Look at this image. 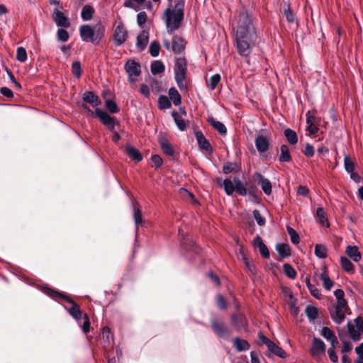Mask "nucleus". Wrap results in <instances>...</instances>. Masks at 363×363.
Returning a JSON list of instances; mask_svg holds the SVG:
<instances>
[{
  "label": "nucleus",
  "mask_w": 363,
  "mask_h": 363,
  "mask_svg": "<svg viewBox=\"0 0 363 363\" xmlns=\"http://www.w3.org/2000/svg\"><path fill=\"white\" fill-rule=\"evenodd\" d=\"M251 23L252 20L247 12L240 13L236 29V42L238 52L242 56L250 55L257 38Z\"/></svg>",
  "instance_id": "1"
},
{
  "label": "nucleus",
  "mask_w": 363,
  "mask_h": 363,
  "mask_svg": "<svg viewBox=\"0 0 363 363\" xmlns=\"http://www.w3.org/2000/svg\"><path fill=\"white\" fill-rule=\"evenodd\" d=\"M184 16V0H179L174 7H169L164 11L162 18L169 33L172 34L181 27Z\"/></svg>",
  "instance_id": "2"
},
{
  "label": "nucleus",
  "mask_w": 363,
  "mask_h": 363,
  "mask_svg": "<svg viewBox=\"0 0 363 363\" xmlns=\"http://www.w3.org/2000/svg\"><path fill=\"white\" fill-rule=\"evenodd\" d=\"M79 33L83 41L97 44L104 36V27L101 23L94 27L83 25L79 28Z\"/></svg>",
  "instance_id": "3"
},
{
  "label": "nucleus",
  "mask_w": 363,
  "mask_h": 363,
  "mask_svg": "<svg viewBox=\"0 0 363 363\" xmlns=\"http://www.w3.org/2000/svg\"><path fill=\"white\" fill-rule=\"evenodd\" d=\"M186 72V63L184 59L178 58L176 60L174 75L177 83L180 89H186L185 76Z\"/></svg>",
  "instance_id": "4"
},
{
  "label": "nucleus",
  "mask_w": 363,
  "mask_h": 363,
  "mask_svg": "<svg viewBox=\"0 0 363 363\" xmlns=\"http://www.w3.org/2000/svg\"><path fill=\"white\" fill-rule=\"evenodd\" d=\"M347 330L350 338L354 341H358L363 334V318L357 317L353 322L347 323Z\"/></svg>",
  "instance_id": "5"
},
{
  "label": "nucleus",
  "mask_w": 363,
  "mask_h": 363,
  "mask_svg": "<svg viewBox=\"0 0 363 363\" xmlns=\"http://www.w3.org/2000/svg\"><path fill=\"white\" fill-rule=\"evenodd\" d=\"M348 311L347 303H343L342 301L336 303L334 306V310L330 312L331 318L335 323L341 324L344 321Z\"/></svg>",
  "instance_id": "6"
},
{
  "label": "nucleus",
  "mask_w": 363,
  "mask_h": 363,
  "mask_svg": "<svg viewBox=\"0 0 363 363\" xmlns=\"http://www.w3.org/2000/svg\"><path fill=\"white\" fill-rule=\"evenodd\" d=\"M125 69L128 74L130 82H134L135 78L141 73L140 65L133 60H128L125 65Z\"/></svg>",
  "instance_id": "7"
},
{
  "label": "nucleus",
  "mask_w": 363,
  "mask_h": 363,
  "mask_svg": "<svg viewBox=\"0 0 363 363\" xmlns=\"http://www.w3.org/2000/svg\"><path fill=\"white\" fill-rule=\"evenodd\" d=\"M95 113L104 125L111 130H113L115 125L117 123L115 118L111 116L104 111L99 108H96Z\"/></svg>",
  "instance_id": "8"
},
{
  "label": "nucleus",
  "mask_w": 363,
  "mask_h": 363,
  "mask_svg": "<svg viewBox=\"0 0 363 363\" xmlns=\"http://www.w3.org/2000/svg\"><path fill=\"white\" fill-rule=\"evenodd\" d=\"M127 36L128 33L123 26L122 24L118 25L113 35L115 45L117 46L122 45L126 40Z\"/></svg>",
  "instance_id": "9"
},
{
  "label": "nucleus",
  "mask_w": 363,
  "mask_h": 363,
  "mask_svg": "<svg viewBox=\"0 0 363 363\" xmlns=\"http://www.w3.org/2000/svg\"><path fill=\"white\" fill-rule=\"evenodd\" d=\"M254 179L260 185L262 189L267 195H269L272 193V184L269 179L264 178L259 173H256L254 175Z\"/></svg>",
  "instance_id": "10"
},
{
  "label": "nucleus",
  "mask_w": 363,
  "mask_h": 363,
  "mask_svg": "<svg viewBox=\"0 0 363 363\" xmlns=\"http://www.w3.org/2000/svg\"><path fill=\"white\" fill-rule=\"evenodd\" d=\"M320 334L325 339L330 342L333 347H337L338 341L334 332L331 329L328 327H323L321 330Z\"/></svg>",
  "instance_id": "11"
},
{
  "label": "nucleus",
  "mask_w": 363,
  "mask_h": 363,
  "mask_svg": "<svg viewBox=\"0 0 363 363\" xmlns=\"http://www.w3.org/2000/svg\"><path fill=\"white\" fill-rule=\"evenodd\" d=\"M216 182L218 185L223 188L225 192L228 195H231L234 192L235 188L234 180L231 181L229 179H226L224 181H222L221 179H217Z\"/></svg>",
  "instance_id": "12"
},
{
  "label": "nucleus",
  "mask_w": 363,
  "mask_h": 363,
  "mask_svg": "<svg viewBox=\"0 0 363 363\" xmlns=\"http://www.w3.org/2000/svg\"><path fill=\"white\" fill-rule=\"evenodd\" d=\"M186 46V41L180 36L175 35L172 40V50L175 53L183 51Z\"/></svg>",
  "instance_id": "13"
},
{
  "label": "nucleus",
  "mask_w": 363,
  "mask_h": 363,
  "mask_svg": "<svg viewBox=\"0 0 363 363\" xmlns=\"http://www.w3.org/2000/svg\"><path fill=\"white\" fill-rule=\"evenodd\" d=\"M82 99L94 108H96L101 104L99 98L91 91L84 92Z\"/></svg>",
  "instance_id": "14"
},
{
  "label": "nucleus",
  "mask_w": 363,
  "mask_h": 363,
  "mask_svg": "<svg viewBox=\"0 0 363 363\" xmlns=\"http://www.w3.org/2000/svg\"><path fill=\"white\" fill-rule=\"evenodd\" d=\"M196 138L200 148L206 150L208 153L212 152V147L208 140L205 138L201 132L196 133Z\"/></svg>",
  "instance_id": "15"
},
{
  "label": "nucleus",
  "mask_w": 363,
  "mask_h": 363,
  "mask_svg": "<svg viewBox=\"0 0 363 363\" xmlns=\"http://www.w3.org/2000/svg\"><path fill=\"white\" fill-rule=\"evenodd\" d=\"M255 143L256 148L259 152H266L269 148V140L262 135L257 136Z\"/></svg>",
  "instance_id": "16"
},
{
  "label": "nucleus",
  "mask_w": 363,
  "mask_h": 363,
  "mask_svg": "<svg viewBox=\"0 0 363 363\" xmlns=\"http://www.w3.org/2000/svg\"><path fill=\"white\" fill-rule=\"evenodd\" d=\"M325 350V347L324 342L318 338H314L311 348L312 354L315 356L324 353Z\"/></svg>",
  "instance_id": "17"
},
{
  "label": "nucleus",
  "mask_w": 363,
  "mask_h": 363,
  "mask_svg": "<svg viewBox=\"0 0 363 363\" xmlns=\"http://www.w3.org/2000/svg\"><path fill=\"white\" fill-rule=\"evenodd\" d=\"M345 253L354 262H357L361 259L362 255L357 246H347L346 247Z\"/></svg>",
  "instance_id": "18"
},
{
  "label": "nucleus",
  "mask_w": 363,
  "mask_h": 363,
  "mask_svg": "<svg viewBox=\"0 0 363 363\" xmlns=\"http://www.w3.org/2000/svg\"><path fill=\"white\" fill-rule=\"evenodd\" d=\"M149 33L146 30H143L137 37L136 46L140 50H143L148 42Z\"/></svg>",
  "instance_id": "19"
},
{
  "label": "nucleus",
  "mask_w": 363,
  "mask_h": 363,
  "mask_svg": "<svg viewBox=\"0 0 363 363\" xmlns=\"http://www.w3.org/2000/svg\"><path fill=\"white\" fill-rule=\"evenodd\" d=\"M159 143L163 152L169 156H172L174 153V149L169 141L163 136H160Z\"/></svg>",
  "instance_id": "20"
},
{
  "label": "nucleus",
  "mask_w": 363,
  "mask_h": 363,
  "mask_svg": "<svg viewBox=\"0 0 363 363\" xmlns=\"http://www.w3.org/2000/svg\"><path fill=\"white\" fill-rule=\"evenodd\" d=\"M54 20L58 26L68 27L69 23L66 16L59 10H55L54 13Z\"/></svg>",
  "instance_id": "21"
},
{
  "label": "nucleus",
  "mask_w": 363,
  "mask_h": 363,
  "mask_svg": "<svg viewBox=\"0 0 363 363\" xmlns=\"http://www.w3.org/2000/svg\"><path fill=\"white\" fill-rule=\"evenodd\" d=\"M268 350L273 353L274 354L281 357L285 358L286 357V354L282 348L277 345L275 343L272 342H268V345L267 346Z\"/></svg>",
  "instance_id": "22"
},
{
  "label": "nucleus",
  "mask_w": 363,
  "mask_h": 363,
  "mask_svg": "<svg viewBox=\"0 0 363 363\" xmlns=\"http://www.w3.org/2000/svg\"><path fill=\"white\" fill-rule=\"evenodd\" d=\"M320 279L323 281V286L325 289L329 291L332 289L334 284L328 275L325 267H323V272L320 274Z\"/></svg>",
  "instance_id": "23"
},
{
  "label": "nucleus",
  "mask_w": 363,
  "mask_h": 363,
  "mask_svg": "<svg viewBox=\"0 0 363 363\" xmlns=\"http://www.w3.org/2000/svg\"><path fill=\"white\" fill-rule=\"evenodd\" d=\"M125 150H126V153L128 154L129 157H130L131 159L135 160L137 162L142 160L143 157H142L141 154L135 147L128 145L125 147Z\"/></svg>",
  "instance_id": "24"
},
{
  "label": "nucleus",
  "mask_w": 363,
  "mask_h": 363,
  "mask_svg": "<svg viewBox=\"0 0 363 363\" xmlns=\"http://www.w3.org/2000/svg\"><path fill=\"white\" fill-rule=\"evenodd\" d=\"M172 117L179 130H184L188 126V121L184 120L177 112L172 113Z\"/></svg>",
  "instance_id": "25"
},
{
  "label": "nucleus",
  "mask_w": 363,
  "mask_h": 363,
  "mask_svg": "<svg viewBox=\"0 0 363 363\" xmlns=\"http://www.w3.org/2000/svg\"><path fill=\"white\" fill-rule=\"evenodd\" d=\"M233 344L238 352L247 350L250 348V345L246 340L238 337L233 340Z\"/></svg>",
  "instance_id": "26"
},
{
  "label": "nucleus",
  "mask_w": 363,
  "mask_h": 363,
  "mask_svg": "<svg viewBox=\"0 0 363 363\" xmlns=\"http://www.w3.org/2000/svg\"><path fill=\"white\" fill-rule=\"evenodd\" d=\"M340 264L342 268L348 273H354V267L353 264L347 257H340Z\"/></svg>",
  "instance_id": "27"
},
{
  "label": "nucleus",
  "mask_w": 363,
  "mask_h": 363,
  "mask_svg": "<svg viewBox=\"0 0 363 363\" xmlns=\"http://www.w3.org/2000/svg\"><path fill=\"white\" fill-rule=\"evenodd\" d=\"M145 0H125L124 6L130 8L134 9L135 11H138Z\"/></svg>",
  "instance_id": "28"
},
{
  "label": "nucleus",
  "mask_w": 363,
  "mask_h": 363,
  "mask_svg": "<svg viewBox=\"0 0 363 363\" xmlns=\"http://www.w3.org/2000/svg\"><path fill=\"white\" fill-rule=\"evenodd\" d=\"M280 162H289L291 160V157L290 155L289 149L287 145H281L280 148Z\"/></svg>",
  "instance_id": "29"
},
{
  "label": "nucleus",
  "mask_w": 363,
  "mask_h": 363,
  "mask_svg": "<svg viewBox=\"0 0 363 363\" xmlns=\"http://www.w3.org/2000/svg\"><path fill=\"white\" fill-rule=\"evenodd\" d=\"M168 94L174 105L178 106L181 104V96L175 88H171L168 91Z\"/></svg>",
  "instance_id": "30"
},
{
  "label": "nucleus",
  "mask_w": 363,
  "mask_h": 363,
  "mask_svg": "<svg viewBox=\"0 0 363 363\" xmlns=\"http://www.w3.org/2000/svg\"><path fill=\"white\" fill-rule=\"evenodd\" d=\"M284 135L290 144L295 145L297 143L298 138L295 131L290 128H287L284 130Z\"/></svg>",
  "instance_id": "31"
},
{
  "label": "nucleus",
  "mask_w": 363,
  "mask_h": 363,
  "mask_svg": "<svg viewBox=\"0 0 363 363\" xmlns=\"http://www.w3.org/2000/svg\"><path fill=\"white\" fill-rule=\"evenodd\" d=\"M306 283L311 295L315 298L320 299L321 298L320 291L316 286L311 284L309 277L306 278Z\"/></svg>",
  "instance_id": "32"
},
{
  "label": "nucleus",
  "mask_w": 363,
  "mask_h": 363,
  "mask_svg": "<svg viewBox=\"0 0 363 363\" xmlns=\"http://www.w3.org/2000/svg\"><path fill=\"white\" fill-rule=\"evenodd\" d=\"M94 10L93 7L89 5H86L83 7L82 11V18L84 21H89L91 19Z\"/></svg>",
  "instance_id": "33"
},
{
  "label": "nucleus",
  "mask_w": 363,
  "mask_h": 363,
  "mask_svg": "<svg viewBox=\"0 0 363 363\" xmlns=\"http://www.w3.org/2000/svg\"><path fill=\"white\" fill-rule=\"evenodd\" d=\"M234 183L235 185V190L241 196H245L247 194V190L243 185L242 182L237 177L234 178Z\"/></svg>",
  "instance_id": "34"
},
{
  "label": "nucleus",
  "mask_w": 363,
  "mask_h": 363,
  "mask_svg": "<svg viewBox=\"0 0 363 363\" xmlns=\"http://www.w3.org/2000/svg\"><path fill=\"white\" fill-rule=\"evenodd\" d=\"M232 322L235 324L239 329L244 328L245 326V319L242 315L235 314L232 316Z\"/></svg>",
  "instance_id": "35"
},
{
  "label": "nucleus",
  "mask_w": 363,
  "mask_h": 363,
  "mask_svg": "<svg viewBox=\"0 0 363 363\" xmlns=\"http://www.w3.org/2000/svg\"><path fill=\"white\" fill-rule=\"evenodd\" d=\"M209 122L211 125L218 131L219 133H220L221 135H225L226 133V128L222 123L216 121L213 118L209 119Z\"/></svg>",
  "instance_id": "36"
},
{
  "label": "nucleus",
  "mask_w": 363,
  "mask_h": 363,
  "mask_svg": "<svg viewBox=\"0 0 363 363\" xmlns=\"http://www.w3.org/2000/svg\"><path fill=\"white\" fill-rule=\"evenodd\" d=\"M164 71V66L160 61H155L151 65V72L153 74H160Z\"/></svg>",
  "instance_id": "37"
},
{
  "label": "nucleus",
  "mask_w": 363,
  "mask_h": 363,
  "mask_svg": "<svg viewBox=\"0 0 363 363\" xmlns=\"http://www.w3.org/2000/svg\"><path fill=\"white\" fill-rule=\"evenodd\" d=\"M276 249L282 257H286L290 255V247L288 245L282 243L277 244Z\"/></svg>",
  "instance_id": "38"
},
{
  "label": "nucleus",
  "mask_w": 363,
  "mask_h": 363,
  "mask_svg": "<svg viewBox=\"0 0 363 363\" xmlns=\"http://www.w3.org/2000/svg\"><path fill=\"white\" fill-rule=\"evenodd\" d=\"M220 81V76L218 74H216L211 77V78L206 81L207 86L209 87L211 90H213L218 84Z\"/></svg>",
  "instance_id": "39"
},
{
  "label": "nucleus",
  "mask_w": 363,
  "mask_h": 363,
  "mask_svg": "<svg viewBox=\"0 0 363 363\" xmlns=\"http://www.w3.org/2000/svg\"><path fill=\"white\" fill-rule=\"evenodd\" d=\"M327 248L322 245H316L315 247V255L319 258H325L327 256Z\"/></svg>",
  "instance_id": "40"
},
{
  "label": "nucleus",
  "mask_w": 363,
  "mask_h": 363,
  "mask_svg": "<svg viewBox=\"0 0 363 363\" xmlns=\"http://www.w3.org/2000/svg\"><path fill=\"white\" fill-rule=\"evenodd\" d=\"M344 164L345 170L349 172H353L354 169V164L348 155H345L344 158Z\"/></svg>",
  "instance_id": "41"
},
{
  "label": "nucleus",
  "mask_w": 363,
  "mask_h": 363,
  "mask_svg": "<svg viewBox=\"0 0 363 363\" xmlns=\"http://www.w3.org/2000/svg\"><path fill=\"white\" fill-rule=\"evenodd\" d=\"M104 97L106 96H104ZM105 105L111 113H117L118 111L116 104L110 99L105 98Z\"/></svg>",
  "instance_id": "42"
},
{
  "label": "nucleus",
  "mask_w": 363,
  "mask_h": 363,
  "mask_svg": "<svg viewBox=\"0 0 363 363\" xmlns=\"http://www.w3.org/2000/svg\"><path fill=\"white\" fill-rule=\"evenodd\" d=\"M284 271L285 274L291 278V279H295L296 277V272L295 269L289 264H284Z\"/></svg>",
  "instance_id": "43"
},
{
  "label": "nucleus",
  "mask_w": 363,
  "mask_h": 363,
  "mask_svg": "<svg viewBox=\"0 0 363 363\" xmlns=\"http://www.w3.org/2000/svg\"><path fill=\"white\" fill-rule=\"evenodd\" d=\"M160 46L158 42L153 41L150 45V53L152 57H157L160 53Z\"/></svg>",
  "instance_id": "44"
},
{
  "label": "nucleus",
  "mask_w": 363,
  "mask_h": 363,
  "mask_svg": "<svg viewBox=\"0 0 363 363\" xmlns=\"http://www.w3.org/2000/svg\"><path fill=\"white\" fill-rule=\"evenodd\" d=\"M16 59L21 62H23L27 60V52L25 48L22 47L18 48Z\"/></svg>",
  "instance_id": "45"
},
{
  "label": "nucleus",
  "mask_w": 363,
  "mask_h": 363,
  "mask_svg": "<svg viewBox=\"0 0 363 363\" xmlns=\"http://www.w3.org/2000/svg\"><path fill=\"white\" fill-rule=\"evenodd\" d=\"M158 102L160 108H169L171 106V103L167 96H160Z\"/></svg>",
  "instance_id": "46"
},
{
  "label": "nucleus",
  "mask_w": 363,
  "mask_h": 363,
  "mask_svg": "<svg viewBox=\"0 0 363 363\" xmlns=\"http://www.w3.org/2000/svg\"><path fill=\"white\" fill-rule=\"evenodd\" d=\"M72 72L74 76L79 78L81 76L82 69L81 64L79 61L74 62L72 65Z\"/></svg>",
  "instance_id": "47"
},
{
  "label": "nucleus",
  "mask_w": 363,
  "mask_h": 363,
  "mask_svg": "<svg viewBox=\"0 0 363 363\" xmlns=\"http://www.w3.org/2000/svg\"><path fill=\"white\" fill-rule=\"evenodd\" d=\"M69 313L77 320H79L81 318L82 312L79 309V307L77 304H74L73 306L69 309Z\"/></svg>",
  "instance_id": "48"
},
{
  "label": "nucleus",
  "mask_w": 363,
  "mask_h": 363,
  "mask_svg": "<svg viewBox=\"0 0 363 363\" xmlns=\"http://www.w3.org/2000/svg\"><path fill=\"white\" fill-rule=\"evenodd\" d=\"M287 231L290 236L291 241L294 244L298 243L299 242V236L297 234V233L296 232V230H294L291 227H288Z\"/></svg>",
  "instance_id": "49"
},
{
  "label": "nucleus",
  "mask_w": 363,
  "mask_h": 363,
  "mask_svg": "<svg viewBox=\"0 0 363 363\" xmlns=\"http://www.w3.org/2000/svg\"><path fill=\"white\" fill-rule=\"evenodd\" d=\"M306 313L308 317L311 320H314L318 316V310L313 306H307Z\"/></svg>",
  "instance_id": "50"
},
{
  "label": "nucleus",
  "mask_w": 363,
  "mask_h": 363,
  "mask_svg": "<svg viewBox=\"0 0 363 363\" xmlns=\"http://www.w3.org/2000/svg\"><path fill=\"white\" fill-rule=\"evenodd\" d=\"M212 328L216 333L219 335H223L225 333V328L223 325L220 323H218L216 321L212 322Z\"/></svg>",
  "instance_id": "51"
},
{
  "label": "nucleus",
  "mask_w": 363,
  "mask_h": 363,
  "mask_svg": "<svg viewBox=\"0 0 363 363\" xmlns=\"http://www.w3.org/2000/svg\"><path fill=\"white\" fill-rule=\"evenodd\" d=\"M357 358L355 363H363V342L355 348Z\"/></svg>",
  "instance_id": "52"
},
{
  "label": "nucleus",
  "mask_w": 363,
  "mask_h": 363,
  "mask_svg": "<svg viewBox=\"0 0 363 363\" xmlns=\"http://www.w3.org/2000/svg\"><path fill=\"white\" fill-rule=\"evenodd\" d=\"M147 18V13L145 11L140 12L137 16V22L140 27H143Z\"/></svg>",
  "instance_id": "53"
},
{
  "label": "nucleus",
  "mask_w": 363,
  "mask_h": 363,
  "mask_svg": "<svg viewBox=\"0 0 363 363\" xmlns=\"http://www.w3.org/2000/svg\"><path fill=\"white\" fill-rule=\"evenodd\" d=\"M334 295L337 299L336 303H340V301L343 303H347L346 300L344 298L345 293L342 289H337L334 291Z\"/></svg>",
  "instance_id": "54"
},
{
  "label": "nucleus",
  "mask_w": 363,
  "mask_h": 363,
  "mask_svg": "<svg viewBox=\"0 0 363 363\" xmlns=\"http://www.w3.org/2000/svg\"><path fill=\"white\" fill-rule=\"evenodd\" d=\"M57 38L59 40L65 42L69 38V34L67 30L64 29H60L57 31Z\"/></svg>",
  "instance_id": "55"
},
{
  "label": "nucleus",
  "mask_w": 363,
  "mask_h": 363,
  "mask_svg": "<svg viewBox=\"0 0 363 363\" xmlns=\"http://www.w3.org/2000/svg\"><path fill=\"white\" fill-rule=\"evenodd\" d=\"M253 215H254L255 219L256 220V221L258 223V225H264L265 220L261 216V214L259 213V211L254 210L253 211Z\"/></svg>",
  "instance_id": "56"
},
{
  "label": "nucleus",
  "mask_w": 363,
  "mask_h": 363,
  "mask_svg": "<svg viewBox=\"0 0 363 363\" xmlns=\"http://www.w3.org/2000/svg\"><path fill=\"white\" fill-rule=\"evenodd\" d=\"M134 220L135 225H138L143 223V217L141 211L139 209L134 208Z\"/></svg>",
  "instance_id": "57"
},
{
  "label": "nucleus",
  "mask_w": 363,
  "mask_h": 363,
  "mask_svg": "<svg viewBox=\"0 0 363 363\" xmlns=\"http://www.w3.org/2000/svg\"><path fill=\"white\" fill-rule=\"evenodd\" d=\"M335 348L336 347H333V346H331V347L329 348L328 350V356H329L330 360L333 362H337V361H338V357L335 352Z\"/></svg>",
  "instance_id": "58"
},
{
  "label": "nucleus",
  "mask_w": 363,
  "mask_h": 363,
  "mask_svg": "<svg viewBox=\"0 0 363 363\" xmlns=\"http://www.w3.org/2000/svg\"><path fill=\"white\" fill-rule=\"evenodd\" d=\"M217 305L220 309H225L227 307L226 302L221 295L217 296Z\"/></svg>",
  "instance_id": "59"
},
{
  "label": "nucleus",
  "mask_w": 363,
  "mask_h": 363,
  "mask_svg": "<svg viewBox=\"0 0 363 363\" xmlns=\"http://www.w3.org/2000/svg\"><path fill=\"white\" fill-rule=\"evenodd\" d=\"M102 335H103L104 340L106 342H110L111 333H110V330H109L108 328H107V327L103 328V329H102Z\"/></svg>",
  "instance_id": "60"
},
{
  "label": "nucleus",
  "mask_w": 363,
  "mask_h": 363,
  "mask_svg": "<svg viewBox=\"0 0 363 363\" xmlns=\"http://www.w3.org/2000/svg\"><path fill=\"white\" fill-rule=\"evenodd\" d=\"M151 160L156 167H160L162 164V160L161 157L157 155H152Z\"/></svg>",
  "instance_id": "61"
},
{
  "label": "nucleus",
  "mask_w": 363,
  "mask_h": 363,
  "mask_svg": "<svg viewBox=\"0 0 363 363\" xmlns=\"http://www.w3.org/2000/svg\"><path fill=\"white\" fill-rule=\"evenodd\" d=\"M316 215L320 218V221L322 224H324L326 222L325 218V211L322 208H318L316 211Z\"/></svg>",
  "instance_id": "62"
},
{
  "label": "nucleus",
  "mask_w": 363,
  "mask_h": 363,
  "mask_svg": "<svg viewBox=\"0 0 363 363\" xmlns=\"http://www.w3.org/2000/svg\"><path fill=\"white\" fill-rule=\"evenodd\" d=\"M303 153L306 156L312 157L314 155V150L312 145H311L309 143H307L305 147V150L303 151Z\"/></svg>",
  "instance_id": "63"
},
{
  "label": "nucleus",
  "mask_w": 363,
  "mask_h": 363,
  "mask_svg": "<svg viewBox=\"0 0 363 363\" xmlns=\"http://www.w3.org/2000/svg\"><path fill=\"white\" fill-rule=\"evenodd\" d=\"M352 349V345L350 342H343V345L342 348V353H347L350 352Z\"/></svg>",
  "instance_id": "64"
}]
</instances>
